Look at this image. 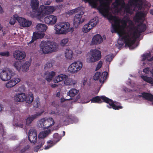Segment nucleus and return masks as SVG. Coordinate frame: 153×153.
Here are the masks:
<instances>
[{"label": "nucleus", "mask_w": 153, "mask_h": 153, "mask_svg": "<svg viewBox=\"0 0 153 153\" xmlns=\"http://www.w3.org/2000/svg\"><path fill=\"white\" fill-rule=\"evenodd\" d=\"M88 2L93 7H96L98 4V9L100 12L112 23L111 31L116 32L119 36L118 43L120 45L125 43L131 49L134 48L133 46L136 39L140 35V33L144 31L146 26L143 23L145 19L146 13L140 12L134 17V22L137 24L136 28L133 24L132 21L128 17H125L122 19L115 16V14L126 12L130 14L133 11L140 10L142 5L149 7L150 4L145 0H130L127 5L124 4L123 0H84Z\"/></svg>", "instance_id": "1"}, {"label": "nucleus", "mask_w": 153, "mask_h": 153, "mask_svg": "<svg viewBox=\"0 0 153 153\" xmlns=\"http://www.w3.org/2000/svg\"><path fill=\"white\" fill-rule=\"evenodd\" d=\"M54 27V33L57 35L65 34L68 32L72 33L74 30V28L70 27V24L67 22L58 23Z\"/></svg>", "instance_id": "2"}, {"label": "nucleus", "mask_w": 153, "mask_h": 153, "mask_svg": "<svg viewBox=\"0 0 153 153\" xmlns=\"http://www.w3.org/2000/svg\"><path fill=\"white\" fill-rule=\"evenodd\" d=\"M91 100L92 102L98 103H100L102 101H104L108 104L107 105L108 108H112L115 110H118L123 108V107L121 105H118V103L117 102H114L112 100L104 96H97L93 98Z\"/></svg>", "instance_id": "3"}, {"label": "nucleus", "mask_w": 153, "mask_h": 153, "mask_svg": "<svg viewBox=\"0 0 153 153\" xmlns=\"http://www.w3.org/2000/svg\"><path fill=\"white\" fill-rule=\"evenodd\" d=\"M84 8L82 7H79L75 9L70 10L68 12L70 15L77 13L74 19V25L76 27H78L85 20V17L84 15Z\"/></svg>", "instance_id": "4"}, {"label": "nucleus", "mask_w": 153, "mask_h": 153, "mask_svg": "<svg viewBox=\"0 0 153 153\" xmlns=\"http://www.w3.org/2000/svg\"><path fill=\"white\" fill-rule=\"evenodd\" d=\"M41 11L37 12V14L32 15L36 17V19L41 21L44 17L53 13L56 9V7L52 6H45L44 5L40 6Z\"/></svg>", "instance_id": "5"}, {"label": "nucleus", "mask_w": 153, "mask_h": 153, "mask_svg": "<svg viewBox=\"0 0 153 153\" xmlns=\"http://www.w3.org/2000/svg\"><path fill=\"white\" fill-rule=\"evenodd\" d=\"M40 47L44 53L54 52L58 49V46L56 43L48 41L42 42Z\"/></svg>", "instance_id": "6"}, {"label": "nucleus", "mask_w": 153, "mask_h": 153, "mask_svg": "<svg viewBox=\"0 0 153 153\" xmlns=\"http://www.w3.org/2000/svg\"><path fill=\"white\" fill-rule=\"evenodd\" d=\"M100 51L96 49H91L86 56V61L88 63H92L99 60L101 58Z\"/></svg>", "instance_id": "7"}, {"label": "nucleus", "mask_w": 153, "mask_h": 153, "mask_svg": "<svg viewBox=\"0 0 153 153\" xmlns=\"http://www.w3.org/2000/svg\"><path fill=\"white\" fill-rule=\"evenodd\" d=\"M54 123V120L52 118H44L39 121L38 126L44 130H47L50 129V128L53 125Z\"/></svg>", "instance_id": "8"}, {"label": "nucleus", "mask_w": 153, "mask_h": 153, "mask_svg": "<svg viewBox=\"0 0 153 153\" xmlns=\"http://www.w3.org/2000/svg\"><path fill=\"white\" fill-rule=\"evenodd\" d=\"M82 66L83 63L81 61H75L69 66L68 70L71 73L76 74L82 69Z\"/></svg>", "instance_id": "9"}, {"label": "nucleus", "mask_w": 153, "mask_h": 153, "mask_svg": "<svg viewBox=\"0 0 153 153\" xmlns=\"http://www.w3.org/2000/svg\"><path fill=\"white\" fill-rule=\"evenodd\" d=\"M30 65V61H26L23 64L21 62L16 61L13 64V65L16 69L18 71L21 70L23 72H27L29 69V67Z\"/></svg>", "instance_id": "10"}, {"label": "nucleus", "mask_w": 153, "mask_h": 153, "mask_svg": "<svg viewBox=\"0 0 153 153\" xmlns=\"http://www.w3.org/2000/svg\"><path fill=\"white\" fill-rule=\"evenodd\" d=\"M30 6L32 8V11L28 13V15L32 18H36V17L33 16L32 15H35L37 12H40V6L39 9L38 7L39 6V2L38 0H31Z\"/></svg>", "instance_id": "11"}, {"label": "nucleus", "mask_w": 153, "mask_h": 153, "mask_svg": "<svg viewBox=\"0 0 153 153\" xmlns=\"http://www.w3.org/2000/svg\"><path fill=\"white\" fill-rule=\"evenodd\" d=\"M12 74V71L9 68L5 69L1 72L0 77L3 81H8L11 79Z\"/></svg>", "instance_id": "12"}, {"label": "nucleus", "mask_w": 153, "mask_h": 153, "mask_svg": "<svg viewBox=\"0 0 153 153\" xmlns=\"http://www.w3.org/2000/svg\"><path fill=\"white\" fill-rule=\"evenodd\" d=\"M98 22V19L97 18L93 19L87 24L85 25L82 28V31L84 33H87L93 27L95 26Z\"/></svg>", "instance_id": "13"}, {"label": "nucleus", "mask_w": 153, "mask_h": 153, "mask_svg": "<svg viewBox=\"0 0 153 153\" xmlns=\"http://www.w3.org/2000/svg\"><path fill=\"white\" fill-rule=\"evenodd\" d=\"M20 80V79L19 76L14 77L7 82L5 84V86L7 88H11L19 82Z\"/></svg>", "instance_id": "14"}, {"label": "nucleus", "mask_w": 153, "mask_h": 153, "mask_svg": "<svg viewBox=\"0 0 153 153\" xmlns=\"http://www.w3.org/2000/svg\"><path fill=\"white\" fill-rule=\"evenodd\" d=\"M28 138L31 143H34L37 140V133L36 131L33 129H30L28 132Z\"/></svg>", "instance_id": "15"}, {"label": "nucleus", "mask_w": 153, "mask_h": 153, "mask_svg": "<svg viewBox=\"0 0 153 153\" xmlns=\"http://www.w3.org/2000/svg\"><path fill=\"white\" fill-rule=\"evenodd\" d=\"M56 16L51 15L46 16L44 18V21L45 23L50 25H53L57 22Z\"/></svg>", "instance_id": "16"}, {"label": "nucleus", "mask_w": 153, "mask_h": 153, "mask_svg": "<svg viewBox=\"0 0 153 153\" xmlns=\"http://www.w3.org/2000/svg\"><path fill=\"white\" fill-rule=\"evenodd\" d=\"M18 21L21 26L24 27H29L32 24L31 21L22 17H19Z\"/></svg>", "instance_id": "17"}, {"label": "nucleus", "mask_w": 153, "mask_h": 153, "mask_svg": "<svg viewBox=\"0 0 153 153\" xmlns=\"http://www.w3.org/2000/svg\"><path fill=\"white\" fill-rule=\"evenodd\" d=\"M13 58L15 59L20 60L25 58L26 56V54L24 51L16 50L13 52Z\"/></svg>", "instance_id": "18"}, {"label": "nucleus", "mask_w": 153, "mask_h": 153, "mask_svg": "<svg viewBox=\"0 0 153 153\" xmlns=\"http://www.w3.org/2000/svg\"><path fill=\"white\" fill-rule=\"evenodd\" d=\"M26 95L24 93L16 94L14 97V100L16 102H22L25 101Z\"/></svg>", "instance_id": "19"}, {"label": "nucleus", "mask_w": 153, "mask_h": 153, "mask_svg": "<svg viewBox=\"0 0 153 153\" xmlns=\"http://www.w3.org/2000/svg\"><path fill=\"white\" fill-rule=\"evenodd\" d=\"M103 41L102 37L99 34L94 36L91 41L92 45H97L101 43Z\"/></svg>", "instance_id": "20"}, {"label": "nucleus", "mask_w": 153, "mask_h": 153, "mask_svg": "<svg viewBox=\"0 0 153 153\" xmlns=\"http://www.w3.org/2000/svg\"><path fill=\"white\" fill-rule=\"evenodd\" d=\"M56 72L54 71H47L45 73V79L48 82H51L53 77L56 75Z\"/></svg>", "instance_id": "21"}, {"label": "nucleus", "mask_w": 153, "mask_h": 153, "mask_svg": "<svg viewBox=\"0 0 153 153\" xmlns=\"http://www.w3.org/2000/svg\"><path fill=\"white\" fill-rule=\"evenodd\" d=\"M45 35V34L44 33L38 31L37 32L33 33L32 39L30 42V43L33 42L34 40H35L36 39H41L43 38Z\"/></svg>", "instance_id": "22"}, {"label": "nucleus", "mask_w": 153, "mask_h": 153, "mask_svg": "<svg viewBox=\"0 0 153 153\" xmlns=\"http://www.w3.org/2000/svg\"><path fill=\"white\" fill-rule=\"evenodd\" d=\"M66 77V75L60 74L55 76L53 79V81L54 83H57L63 81L64 79Z\"/></svg>", "instance_id": "23"}, {"label": "nucleus", "mask_w": 153, "mask_h": 153, "mask_svg": "<svg viewBox=\"0 0 153 153\" xmlns=\"http://www.w3.org/2000/svg\"><path fill=\"white\" fill-rule=\"evenodd\" d=\"M36 30L39 32L44 33L48 29L46 25L42 23H39L36 26Z\"/></svg>", "instance_id": "24"}, {"label": "nucleus", "mask_w": 153, "mask_h": 153, "mask_svg": "<svg viewBox=\"0 0 153 153\" xmlns=\"http://www.w3.org/2000/svg\"><path fill=\"white\" fill-rule=\"evenodd\" d=\"M43 112L37 113L36 114L32 115L28 117L26 120V124H30L34 119L40 115Z\"/></svg>", "instance_id": "25"}, {"label": "nucleus", "mask_w": 153, "mask_h": 153, "mask_svg": "<svg viewBox=\"0 0 153 153\" xmlns=\"http://www.w3.org/2000/svg\"><path fill=\"white\" fill-rule=\"evenodd\" d=\"M64 84L66 85H74L76 83V82L71 78H68L66 75V77L63 80Z\"/></svg>", "instance_id": "26"}, {"label": "nucleus", "mask_w": 153, "mask_h": 153, "mask_svg": "<svg viewBox=\"0 0 153 153\" xmlns=\"http://www.w3.org/2000/svg\"><path fill=\"white\" fill-rule=\"evenodd\" d=\"M64 55L66 59L70 60L72 59L73 56L72 51L68 49L65 51Z\"/></svg>", "instance_id": "27"}, {"label": "nucleus", "mask_w": 153, "mask_h": 153, "mask_svg": "<svg viewBox=\"0 0 153 153\" xmlns=\"http://www.w3.org/2000/svg\"><path fill=\"white\" fill-rule=\"evenodd\" d=\"M44 130L43 131L41 132L39 134L38 137L39 139H43L46 137L50 132V129Z\"/></svg>", "instance_id": "28"}, {"label": "nucleus", "mask_w": 153, "mask_h": 153, "mask_svg": "<svg viewBox=\"0 0 153 153\" xmlns=\"http://www.w3.org/2000/svg\"><path fill=\"white\" fill-rule=\"evenodd\" d=\"M26 97L25 101L28 103H30L33 100V94L31 93H29L26 95Z\"/></svg>", "instance_id": "29"}, {"label": "nucleus", "mask_w": 153, "mask_h": 153, "mask_svg": "<svg viewBox=\"0 0 153 153\" xmlns=\"http://www.w3.org/2000/svg\"><path fill=\"white\" fill-rule=\"evenodd\" d=\"M78 90L75 88H72L68 92V95L71 97H73L78 94Z\"/></svg>", "instance_id": "30"}, {"label": "nucleus", "mask_w": 153, "mask_h": 153, "mask_svg": "<svg viewBox=\"0 0 153 153\" xmlns=\"http://www.w3.org/2000/svg\"><path fill=\"white\" fill-rule=\"evenodd\" d=\"M108 75V73L106 72H102L101 77L100 79V82L101 83H103L106 79Z\"/></svg>", "instance_id": "31"}, {"label": "nucleus", "mask_w": 153, "mask_h": 153, "mask_svg": "<svg viewBox=\"0 0 153 153\" xmlns=\"http://www.w3.org/2000/svg\"><path fill=\"white\" fill-rule=\"evenodd\" d=\"M141 77L145 82L153 85V79L145 76H141Z\"/></svg>", "instance_id": "32"}, {"label": "nucleus", "mask_w": 153, "mask_h": 153, "mask_svg": "<svg viewBox=\"0 0 153 153\" xmlns=\"http://www.w3.org/2000/svg\"><path fill=\"white\" fill-rule=\"evenodd\" d=\"M142 96L145 99L153 101V95L150 94L144 93L142 94Z\"/></svg>", "instance_id": "33"}, {"label": "nucleus", "mask_w": 153, "mask_h": 153, "mask_svg": "<svg viewBox=\"0 0 153 153\" xmlns=\"http://www.w3.org/2000/svg\"><path fill=\"white\" fill-rule=\"evenodd\" d=\"M150 56V54L149 53L144 54L142 56V60L143 61L147 60L149 61H151L153 60V57L149 59Z\"/></svg>", "instance_id": "34"}, {"label": "nucleus", "mask_w": 153, "mask_h": 153, "mask_svg": "<svg viewBox=\"0 0 153 153\" xmlns=\"http://www.w3.org/2000/svg\"><path fill=\"white\" fill-rule=\"evenodd\" d=\"M18 17L17 15H14L13 17H11L9 21V23L11 25H14L15 23L16 20H18Z\"/></svg>", "instance_id": "35"}, {"label": "nucleus", "mask_w": 153, "mask_h": 153, "mask_svg": "<svg viewBox=\"0 0 153 153\" xmlns=\"http://www.w3.org/2000/svg\"><path fill=\"white\" fill-rule=\"evenodd\" d=\"M56 143L52 141H48L47 142V146H45V149H47L53 146Z\"/></svg>", "instance_id": "36"}, {"label": "nucleus", "mask_w": 153, "mask_h": 153, "mask_svg": "<svg viewBox=\"0 0 153 153\" xmlns=\"http://www.w3.org/2000/svg\"><path fill=\"white\" fill-rule=\"evenodd\" d=\"M113 57L112 54H109L107 55L105 57L106 62L109 63L113 59Z\"/></svg>", "instance_id": "37"}, {"label": "nucleus", "mask_w": 153, "mask_h": 153, "mask_svg": "<svg viewBox=\"0 0 153 153\" xmlns=\"http://www.w3.org/2000/svg\"><path fill=\"white\" fill-rule=\"evenodd\" d=\"M68 42V38H64L61 40L60 44L61 46H64L66 45Z\"/></svg>", "instance_id": "38"}, {"label": "nucleus", "mask_w": 153, "mask_h": 153, "mask_svg": "<svg viewBox=\"0 0 153 153\" xmlns=\"http://www.w3.org/2000/svg\"><path fill=\"white\" fill-rule=\"evenodd\" d=\"M44 141L43 140L39 141L38 146H37L35 148V151L37 152L38 149L44 144Z\"/></svg>", "instance_id": "39"}, {"label": "nucleus", "mask_w": 153, "mask_h": 153, "mask_svg": "<svg viewBox=\"0 0 153 153\" xmlns=\"http://www.w3.org/2000/svg\"><path fill=\"white\" fill-rule=\"evenodd\" d=\"M100 74L99 72H97L94 74L93 76V79L94 80H97L99 79L100 77Z\"/></svg>", "instance_id": "40"}, {"label": "nucleus", "mask_w": 153, "mask_h": 153, "mask_svg": "<svg viewBox=\"0 0 153 153\" xmlns=\"http://www.w3.org/2000/svg\"><path fill=\"white\" fill-rule=\"evenodd\" d=\"M9 55V53L8 51H4L0 52V56L7 57Z\"/></svg>", "instance_id": "41"}, {"label": "nucleus", "mask_w": 153, "mask_h": 153, "mask_svg": "<svg viewBox=\"0 0 153 153\" xmlns=\"http://www.w3.org/2000/svg\"><path fill=\"white\" fill-rule=\"evenodd\" d=\"M102 61H100L97 64L96 68V70H99L102 67Z\"/></svg>", "instance_id": "42"}, {"label": "nucleus", "mask_w": 153, "mask_h": 153, "mask_svg": "<svg viewBox=\"0 0 153 153\" xmlns=\"http://www.w3.org/2000/svg\"><path fill=\"white\" fill-rule=\"evenodd\" d=\"M52 66V65L50 63H47L44 66V68L45 70H47L48 68Z\"/></svg>", "instance_id": "43"}, {"label": "nucleus", "mask_w": 153, "mask_h": 153, "mask_svg": "<svg viewBox=\"0 0 153 153\" xmlns=\"http://www.w3.org/2000/svg\"><path fill=\"white\" fill-rule=\"evenodd\" d=\"M143 71L144 72L147 74H149L150 72L153 76V69H152V71H150L148 68H146L143 70Z\"/></svg>", "instance_id": "44"}, {"label": "nucleus", "mask_w": 153, "mask_h": 153, "mask_svg": "<svg viewBox=\"0 0 153 153\" xmlns=\"http://www.w3.org/2000/svg\"><path fill=\"white\" fill-rule=\"evenodd\" d=\"M53 137L54 138L58 140L57 141H59L61 139V137L59 136L57 133L54 134L53 135Z\"/></svg>", "instance_id": "45"}, {"label": "nucleus", "mask_w": 153, "mask_h": 153, "mask_svg": "<svg viewBox=\"0 0 153 153\" xmlns=\"http://www.w3.org/2000/svg\"><path fill=\"white\" fill-rule=\"evenodd\" d=\"M51 2V1L50 0H47L45 1L44 2V4L46 5H49L50 4Z\"/></svg>", "instance_id": "46"}, {"label": "nucleus", "mask_w": 153, "mask_h": 153, "mask_svg": "<svg viewBox=\"0 0 153 153\" xmlns=\"http://www.w3.org/2000/svg\"><path fill=\"white\" fill-rule=\"evenodd\" d=\"M50 86L52 88H56V87L58 85L55 84H50Z\"/></svg>", "instance_id": "47"}, {"label": "nucleus", "mask_w": 153, "mask_h": 153, "mask_svg": "<svg viewBox=\"0 0 153 153\" xmlns=\"http://www.w3.org/2000/svg\"><path fill=\"white\" fill-rule=\"evenodd\" d=\"M29 148V146H27L26 147H25L24 149H22L21 150V152H24L25 151H26Z\"/></svg>", "instance_id": "48"}, {"label": "nucleus", "mask_w": 153, "mask_h": 153, "mask_svg": "<svg viewBox=\"0 0 153 153\" xmlns=\"http://www.w3.org/2000/svg\"><path fill=\"white\" fill-rule=\"evenodd\" d=\"M16 126H18L19 127H21V128H22L23 127V125L21 124V123H16L15 124V125Z\"/></svg>", "instance_id": "49"}, {"label": "nucleus", "mask_w": 153, "mask_h": 153, "mask_svg": "<svg viewBox=\"0 0 153 153\" xmlns=\"http://www.w3.org/2000/svg\"><path fill=\"white\" fill-rule=\"evenodd\" d=\"M4 109L3 105L0 103V112Z\"/></svg>", "instance_id": "50"}, {"label": "nucleus", "mask_w": 153, "mask_h": 153, "mask_svg": "<svg viewBox=\"0 0 153 153\" xmlns=\"http://www.w3.org/2000/svg\"><path fill=\"white\" fill-rule=\"evenodd\" d=\"M4 12L3 10L2 7L1 6V5H0V13H3Z\"/></svg>", "instance_id": "51"}, {"label": "nucleus", "mask_w": 153, "mask_h": 153, "mask_svg": "<svg viewBox=\"0 0 153 153\" xmlns=\"http://www.w3.org/2000/svg\"><path fill=\"white\" fill-rule=\"evenodd\" d=\"M7 32V31L6 30H2V34L3 35L5 34Z\"/></svg>", "instance_id": "52"}, {"label": "nucleus", "mask_w": 153, "mask_h": 153, "mask_svg": "<svg viewBox=\"0 0 153 153\" xmlns=\"http://www.w3.org/2000/svg\"><path fill=\"white\" fill-rule=\"evenodd\" d=\"M56 0V1L57 2H62V1H63V0Z\"/></svg>", "instance_id": "53"}, {"label": "nucleus", "mask_w": 153, "mask_h": 153, "mask_svg": "<svg viewBox=\"0 0 153 153\" xmlns=\"http://www.w3.org/2000/svg\"><path fill=\"white\" fill-rule=\"evenodd\" d=\"M150 13L153 15V10H151L150 11Z\"/></svg>", "instance_id": "54"}, {"label": "nucleus", "mask_w": 153, "mask_h": 153, "mask_svg": "<svg viewBox=\"0 0 153 153\" xmlns=\"http://www.w3.org/2000/svg\"><path fill=\"white\" fill-rule=\"evenodd\" d=\"M65 100V99L64 98H62L61 99V101L62 102H64Z\"/></svg>", "instance_id": "55"}, {"label": "nucleus", "mask_w": 153, "mask_h": 153, "mask_svg": "<svg viewBox=\"0 0 153 153\" xmlns=\"http://www.w3.org/2000/svg\"><path fill=\"white\" fill-rule=\"evenodd\" d=\"M6 45V43L5 42H4V43L3 44V45H2V46L3 47H5Z\"/></svg>", "instance_id": "56"}, {"label": "nucleus", "mask_w": 153, "mask_h": 153, "mask_svg": "<svg viewBox=\"0 0 153 153\" xmlns=\"http://www.w3.org/2000/svg\"><path fill=\"white\" fill-rule=\"evenodd\" d=\"M60 94V93L59 92H58L57 93L56 95H57V96L59 97V96Z\"/></svg>", "instance_id": "57"}, {"label": "nucleus", "mask_w": 153, "mask_h": 153, "mask_svg": "<svg viewBox=\"0 0 153 153\" xmlns=\"http://www.w3.org/2000/svg\"><path fill=\"white\" fill-rule=\"evenodd\" d=\"M89 102V101H86V102H82V103H88V102Z\"/></svg>", "instance_id": "58"}, {"label": "nucleus", "mask_w": 153, "mask_h": 153, "mask_svg": "<svg viewBox=\"0 0 153 153\" xmlns=\"http://www.w3.org/2000/svg\"><path fill=\"white\" fill-rule=\"evenodd\" d=\"M2 26H1V25L0 24V30H1L2 29Z\"/></svg>", "instance_id": "59"}, {"label": "nucleus", "mask_w": 153, "mask_h": 153, "mask_svg": "<svg viewBox=\"0 0 153 153\" xmlns=\"http://www.w3.org/2000/svg\"><path fill=\"white\" fill-rule=\"evenodd\" d=\"M65 135V132L64 131H63V136H64Z\"/></svg>", "instance_id": "60"}, {"label": "nucleus", "mask_w": 153, "mask_h": 153, "mask_svg": "<svg viewBox=\"0 0 153 153\" xmlns=\"http://www.w3.org/2000/svg\"><path fill=\"white\" fill-rule=\"evenodd\" d=\"M21 87L19 88V89H20L21 88Z\"/></svg>", "instance_id": "61"}, {"label": "nucleus", "mask_w": 153, "mask_h": 153, "mask_svg": "<svg viewBox=\"0 0 153 153\" xmlns=\"http://www.w3.org/2000/svg\"><path fill=\"white\" fill-rule=\"evenodd\" d=\"M152 104H153V102L152 103Z\"/></svg>", "instance_id": "62"}, {"label": "nucleus", "mask_w": 153, "mask_h": 153, "mask_svg": "<svg viewBox=\"0 0 153 153\" xmlns=\"http://www.w3.org/2000/svg\"><path fill=\"white\" fill-rule=\"evenodd\" d=\"M153 7V5H152Z\"/></svg>", "instance_id": "63"}]
</instances>
